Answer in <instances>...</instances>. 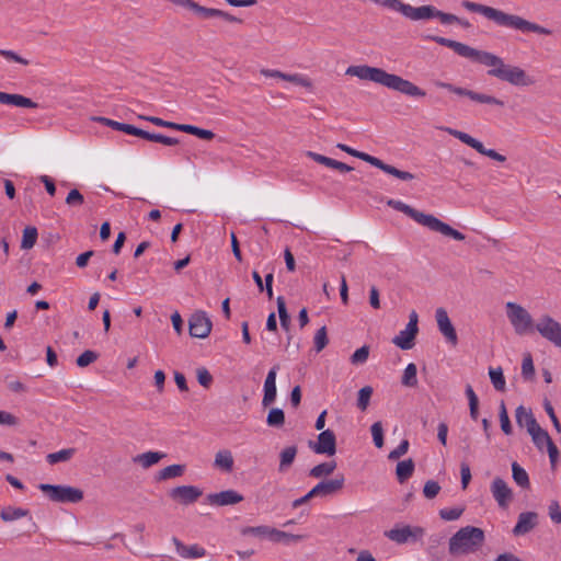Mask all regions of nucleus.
I'll return each instance as SVG.
<instances>
[{
    "mask_svg": "<svg viewBox=\"0 0 561 561\" xmlns=\"http://www.w3.org/2000/svg\"><path fill=\"white\" fill-rule=\"evenodd\" d=\"M165 455L159 451H147L138 455L135 461L139 462L144 468H149L159 462Z\"/></svg>",
    "mask_w": 561,
    "mask_h": 561,
    "instance_id": "4c0bfd02",
    "label": "nucleus"
},
{
    "mask_svg": "<svg viewBox=\"0 0 561 561\" xmlns=\"http://www.w3.org/2000/svg\"><path fill=\"white\" fill-rule=\"evenodd\" d=\"M489 376H490L491 382H492L493 387L495 388V390H497V391L505 390V378L503 375V369L501 367L490 368Z\"/></svg>",
    "mask_w": 561,
    "mask_h": 561,
    "instance_id": "a18cd8bd",
    "label": "nucleus"
},
{
    "mask_svg": "<svg viewBox=\"0 0 561 561\" xmlns=\"http://www.w3.org/2000/svg\"><path fill=\"white\" fill-rule=\"evenodd\" d=\"M515 417L518 426H526L528 433L540 426L537 420L535 419L531 410L526 409L524 405H519L516 408Z\"/></svg>",
    "mask_w": 561,
    "mask_h": 561,
    "instance_id": "393cba45",
    "label": "nucleus"
},
{
    "mask_svg": "<svg viewBox=\"0 0 561 561\" xmlns=\"http://www.w3.org/2000/svg\"><path fill=\"white\" fill-rule=\"evenodd\" d=\"M0 103L13 105V106H18V107H25V108L38 107V104L30 98H26L22 94H15V93L11 94V93L1 92V91H0Z\"/></svg>",
    "mask_w": 561,
    "mask_h": 561,
    "instance_id": "b1692460",
    "label": "nucleus"
},
{
    "mask_svg": "<svg viewBox=\"0 0 561 561\" xmlns=\"http://www.w3.org/2000/svg\"><path fill=\"white\" fill-rule=\"evenodd\" d=\"M440 491V485L438 482L434 480H428L425 482L423 488V494L426 499L432 500L438 495Z\"/></svg>",
    "mask_w": 561,
    "mask_h": 561,
    "instance_id": "13d9d810",
    "label": "nucleus"
},
{
    "mask_svg": "<svg viewBox=\"0 0 561 561\" xmlns=\"http://www.w3.org/2000/svg\"><path fill=\"white\" fill-rule=\"evenodd\" d=\"M266 423L271 427H282L285 424V413L279 408H272L267 414Z\"/></svg>",
    "mask_w": 561,
    "mask_h": 561,
    "instance_id": "ea45409f",
    "label": "nucleus"
},
{
    "mask_svg": "<svg viewBox=\"0 0 561 561\" xmlns=\"http://www.w3.org/2000/svg\"><path fill=\"white\" fill-rule=\"evenodd\" d=\"M83 202L84 197L77 188L71 190L66 197V204L69 206H80Z\"/></svg>",
    "mask_w": 561,
    "mask_h": 561,
    "instance_id": "69168bd1",
    "label": "nucleus"
},
{
    "mask_svg": "<svg viewBox=\"0 0 561 561\" xmlns=\"http://www.w3.org/2000/svg\"><path fill=\"white\" fill-rule=\"evenodd\" d=\"M183 133L194 135L204 140H211L215 138V134L209 129H203L194 125L184 124Z\"/></svg>",
    "mask_w": 561,
    "mask_h": 561,
    "instance_id": "c03bdc74",
    "label": "nucleus"
},
{
    "mask_svg": "<svg viewBox=\"0 0 561 561\" xmlns=\"http://www.w3.org/2000/svg\"><path fill=\"white\" fill-rule=\"evenodd\" d=\"M387 204L391 208L403 213L404 215L409 216L417 224L428 228L432 231L439 232L440 234H443L445 237L453 238L457 241H463L466 239V236L462 232L454 229L451 226L442 221L434 215L424 214V213L411 207L410 205L404 204L401 201L389 199L387 202Z\"/></svg>",
    "mask_w": 561,
    "mask_h": 561,
    "instance_id": "20e7f679",
    "label": "nucleus"
},
{
    "mask_svg": "<svg viewBox=\"0 0 561 561\" xmlns=\"http://www.w3.org/2000/svg\"><path fill=\"white\" fill-rule=\"evenodd\" d=\"M313 344L317 353L321 352L329 344L327 327L323 325L316 332Z\"/></svg>",
    "mask_w": 561,
    "mask_h": 561,
    "instance_id": "8fccbe9b",
    "label": "nucleus"
},
{
    "mask_svg": "<svg viewBox=\"0 0 561 561\" xmlns=\"http://www.w3.org/2000/svg\"><path fill=\"white\" fill-rule=\"evenodd\" d=\"M538 524V514L535 512H524L518 515V520L513 528L515 536H522L531 531Z\"/></svg>",
    "mask_w": 561,
    "mask_h": 561,
    "instance_id": "4be33fe9",
    "label": "nucleus"
},
{
    "mask_svg": "<svg viewBox=\"0 0 561 561\" xmlns=\"http://www.w3.org/2000/svg\"><path fill=\"white\" fill-rule=\"evenodd\" d=\"M463 512L465 507L442 508L439 511V517L447 522L457 520Z\"/></svg>",
    "mask_w": 561,
    "mask_h": 561,
    "instance_id": "603ef678",
    "label": "nucleus"
},
{
    "mask_svg": "<svg viewBox=\"0 0 561 561\" xmlns=\"http://www.w3.org/2000/svg\"><path fill=\"white\" fill-rule=\"evenodd\" d=\"M196 377L199 385L204 388H209L214 380L211 374L205 367L196 369Z\"/></svg>",
    "mask_w": 561,
    "mask_h": 561,
    "instance_id": "bf43d9fd",
    "label": "nucleus"
},
{
    "mask_svg": "<svg viewBox=\"0 0 561 561\" xmlns=\"http://www.w3.org/2000/svg\"><path fill=\"white\" fill-rule=\"evenodd\" d=\"M435 318L439 332L445 336L448 343L456 346L458 343V336L447 311L444 308L436 309Z\"/></svg>",
    "mask_w": 561,
    "mask_h": 561,
    "instance_id": "f3484780",
    "label": "nucleus"
},
{
    "mask_svg": "<svg viewBox=\"0 0 561 561\" xmlns=\"http://www.w3.org/2000/svg\"><path fill=\"white\" fill-rule=\"evenodd\" d=\"M499 417L501 423V430L505 435H511L513 433V427L506 411V407L504 401H501L499 407Z\"/></svg>",
    "mask_w": 561,
    "mask_h": 561,
    "instance_id": "49530a36",
    "label": "nucleus"
},
{
    "mask_svg": "<svg viewBox=\"0 0 561 561\" xmlns=\"http://www.w3.org/2000/svg\"><path fill=\"white\" fill-rule=\"evenodd\" d=\"M207 502L214 506L236 505L243 501V495L234 490H225L218 493L207 495Z\"/></svg>",
    "mask_w": 561,
    "mask_h": 561,
    "instance_id": "aec40b11",
    "label": "nucleus"
},
{
    "mask_svg": "<svg viewBox=\"0 0 561 561\" xmlns=\"http://www.w3.org/2000/svg\"><path fill=\"white\" fill-rule=\"evenodd\" d=\"M373 391L374 390L370 386H365L362 389H359L357 398V408L360 411H366V409L368 408Z\"/></svg>",
    "mask_w": 561,
    "mask_h": 561,
    "instance_id": "de8ad7c7",
    "label": "nucleus"
},
{
    "mask_svg": "<svg viewBox=\"0 0 561 561\" xmlns=\"http://www.w3.org/2000/svg\"><path fill=\"white\" fill-rule=\"evenodd\" d=\"M202 494L203 491L195 485H180L169 491L170 499L182 505L195 503Z\"/></svg>",
    "mask_w": 561,
    "mask_h": 561,
    "instance_id": "dca6fc26",
    "label": "nucleus"
},
{
    "mask_svg": "<svg viewBox=\"0 0 561 561\" xmlns=\"http://www.w3.org/2000/svg\"><path fill=\"white\" fill-rule=\"evenodd\" d=\"M193 12L202 18L209 19L217 18L218 9L206 8L196 2Z\"/></svg>",
    "mask_w": 561,
    "mask_h": 561,
    "instance_id": "e2e57ef3",
    "label": "nucleus"
},
{
    "mask_svg": "<svg viewBox=\"0 0 561 561\" xmlns=\"http://www.w3.org/2000/svg\"><path fill=\"white\" fill-rule=\"evenodd\" d=\"M185 471V465H171L159 471L157 479L159 481L169 480L183 476Z\"/></svg>",
    "mask_w": 561,
    "mask_h": 561,
    "instance_id": "c9c22d12",
    "label": "nucleus"
},
{
    "mask_svg": "<svg viewBox=\"0 0 561 561\" xmlns=\"http://www.w3.org/2000/svg\"><path fill=\"white\" fill-rule=\"evenodd\" d=\"M536 332L545 340L561 348V323L549 314H542L536 322Z\"/></svg>",
    "mask_w": 561,
    "mask_h": 561,
    "instance_id": "9d476101",
    "label": "nucleus"
},
{
    "mask_svg": "<svg viewBox=\"0 0 561 561\" xmlns=\"http://www.w3.org/2000/svg\"><path fill=\"white\" fill-rule=\"evenodd\" d=\"M123 133L125 134H128V135H133V136H136V137H139V138H142V139H146V140H149L150 138V134L149 131L147 130H144L141 128H138L134 125H130V124H126L125 125V129L123 130Z\"/></svg>",
    "mask_w": 561,
    "mask_h": 561,
    "instance_id": "338daca9",
    "label": "nucleus"
},
{
    "mask_svg": "<svg viewBox=\"0 0 561 561\" xmlns=\"http://www.w3.org/2000/svg\"><path fill=\"white\" fill-rule=\"evenodd\" d=\"M276 301L280 327L288 331L290 327V317L287 312L285 298L283 296H278Z\"/></svg>",
    "mask_w": 561,
    "mask_h": 561,
    "instance_id": "37998d69",
    "label": "nucleus"
},
{
    "mask_svg": "<svg viewBox=\"0 0 561 561\" xmlns=\"http://www.w3.org/2000/svg\"><path fill=\"white\" fill-rule=\"evenodd\" d=\"M416 374H417L416 365L413 363L408 364V366L405 367V369L403 371V376L401 379L402 385L405 387H411V388L415 387L417 385Z\"/></svg>",
    "mask_w": 561,
    "mask_h": 561,
    "instance_id": "a19ab883",
    "label": "nucleus"
},
{
    "mask_svg": "<svg viewBox=\"0 0 561 561\" xmlns=\"http://www.w3.org/2000/svg\"><path fill=\"white\" fill-rule=\"evenodd\" d=\"M375 2L393 11L400 12L403 15L405 14L408 7V4L403 3L401 0H375Z\"/></svg>",
    "mask_w": 561,
    "mask_h": 561,
    "instance_id": "5fc2aeb1",
    "label": "nucleus"
},
{
    "mask_svg": "<svg viewBox=\"0 0 561 561\" xmlns=\"http://www.w3.org/2000/svg\"><path fill=\"white\" fill-rule=\"evenodd\" d=\"M435 43L451 48L457 55L490 67L488 75L515 87H529L535 83L524 69L505 64L504 60L485 50L476 49L467 44L442 36H428Z\"/></svg>",
    "mask_w": 561,
    "mask_h": 561,
    "instance_id": "f257e3e1",
    "label": "nucleus"
},
{
    "mask_svg": "<svg viewBox=\"0 0 561 561\" xmlns=\"http://www.w3.org/2000/svg\"><path fill=\"white\" fill-rule=\"evenodd\" d=\"M506 316L517 335H526L536 331L531 314L516 302H506Z\"/></svg>",
    "mask_w": 561,
    "mask_h": 561,
    "instance_id": "423d86ee",
    "label": "nucleus"
},
{
    "mask_svg": "<svg viewBox=\"0 0 561 561\" xmlns=\"http://www.w3.org/2000/svg\"><path fill=\"white\" fill-rule=\"evenodd\" d=\"M28 514H30L28 510H25V508H22V507L8 506V507H4L0 512V518L3 522H12V520L25 517Z\"/></svg>",
    "mask_w": 561,
    "mask_h": 561,
    "instance_id": "72a5a7b5",
    "label": "nucleus"
},
{
    "mask_svg": "<svg viewBox=\"0 0 561 561\" xmlns=\"http://www.w3.org/2000/svg\"><path fill=\"white\" fill-rule=\"evenodd\" d=\"M419 316L415 310L409 314V322L404 330L393 337L392 343L401 350L408 351L414 346V340L419 333Z\"/></svg>",
    "mask_w": 561,
    "mask_h": 561,
    "instance_id": "f8f14e48",
    "label": "nucleus"
},
{
    "mask_svg": "<svg viewBox=\"0 0 561 561\" xmlns=\"http://www.w3.org/2000/svg\"><path fill=\"white\" fill-rule=\"evenodd\" d=\"M513 480L523 489H529L530 482L528 473L516 461L512 463Z\"/></svg>",
    "mask_w": 561,
    "mask_h": 561,
    "instance_id": "473e14b6",
    "label": "nucleus"
},
{
    "mask_svg": "<svg viewBox=\"0 0 561 561\" xmlns=\"http://www.w3.org/2000/svg\"><path fill=\"white\" fill-rule=\"evenodd\" d=\"M370 431L375 446L377 448H381L383 446V430L381 422H375L371 425Z\"/></svg>",
    "mask_w": 561,
    "mask_h": 561,
    "instance_id": "4d7b16f0",
    "label": "nucleus"
},
{
    "mask_svg": "<svg viewBox=\"0 0 561 561\" xmlns=\"http://www.w3.org/2000/svg\"><path fill=\"white\" fill-rule=\"evenodd\" d=\"M415 469V463L413 459L409 458L405 460H402L398 462L396 468V476L400 483H404L407 480H409Z\"/></svg>",
    "mask_w": 561,
    "mask_h": 561,
    "instance_id": "c85d7f7f",
    "label": "nucleus"
},
{
    "mask_svg": "<svg viewBox=\"0 0 561 561\" xmlns=\"http://www.w3.org/2000/svg\"><path fill=\"white\" fill-rule=\"evenodd\" d=\"M336 469V462L334 460L327 461L314 466L309 471V476L312 478H322L330 476Z\"/></svg>",
    "mask_w": 561,
    "mask_h": 561,
    "instance_id": "f704fd0d",
    "label": "nucleus"
},
{
    "mask_svg": "<svg viewBox=\"0 0 561 561\" xmlns=\"http://www.w3.org/2000/svg\"><path fill=\"white\" fill-rule=\"evenodd\" d=\"M38 489L56 503H79L83 500V491L70 485L41 483Z\"/></svg>",
    "mask_w": 561,
    "mask_h": 561,
    "instance_id": "0eeeda50",
    "label": "nucleus"
},
{
    "mask_svg": "<svg viewBox=\"0 0 561 561\" xmlns=\"http://www.w3.org/2000/svg\"><path fill=\"white\" fill-rule=\"evenodd\" d=\"M344 476L337 474L334 479L320 481L311 490L313 492L314 497H324L341 491L344 486Z\"/></svg>",
    "mask_w": 561,
    "mask_h": 561,
    "instance_id": "6ab92c4d",
    "label": "nucleus"
},
{
    "mask_svg": "<svg viewBox=\"0 0 561 561\" xmlns=\"http://www.w3.org/2000/svg\"><path fill=\"white\" fill-rule=\"evenodd\" d=\"M445 130L449 135H451L453 137L457 138L461 142H463L467 146H469L472 149H474L480 154L489 157L490 159L495 160L497 162H505L506 161V157L505 156L499 153L494 149L485 148L484 145L480 140L473 138L469 134H467L465 131H461V130H458V129H453V128H446Z\"/></svg>",
    "mask_w": 561,
    "mask_h": 561,
    "instance_id": "9b49d317",
    "label": "nucleus"
},
{
    "mask_svg": "<svg viewBox=\"0 0 561 561\" xmlns=\"http://www.w3.org/2000/svg\"><path fill=\"white\" fill-rule=\"evenodd\" d=\"M273 529H274V527L265 526V525L247 526V527H243L240 530V533L242 536H254V537H257L261 539L267 538L270 540L271 535H273Z\"/></svg>",
    "mask_w": 561,
    "mask_h": 561,
    "instance_id": "c756f323",
    "label": "nucleus"
},
{
    "mask_svg": "<svg viewBox=\"0 0 561 561\" xmlns=\"http://www.w3.org/2000/svg\"><path fill=\"white\" fill-rule=\"evenodd\" d=\"M309 447L321 455L333 456L336 453V437L333 431L324 430L318 435L317 442H309Z\"/></svg>",
    "mask_w": 561,
    "mask_h": 561,
    "instance_id": "2eb2a0df",
    "label": "nucleus"
},
{
    "mask_svg": "<svg viewBox=\"0 0 561 561\" xmlns=\"http://www.w3.org/2000/svg\"><path fill=\"white\" fill-rule=\"evenodd\" d=\"M297 447L296 446H288V447H285L280 454H279V467H278V470L280 472L285 471L286 469H288L295 458H296V455H297Z\"/></svg>",
    "mask_w": 561,
    "mask_h": 561,
    "instance_id": "7c9ffc66",
    "label": "nucleus"
},
{
    "mask_svg": "<svg viewBox=\"0 0 561 561\" xmlns=\"http://www.w3.org/2000/svg\"><path fill=\"white\" fill-rule=\"evenodd\" d=\"M383 535L398 545L415 543L422 540L425 529L421 526L397 524L392 529L386 530Z\"/></svg>",
    "mask_w": 561,
    "mask_h": 561,
    "instance_id": "6e6552de",
    "label": "nucleus"
},
{
    "mask_svg": "<svg viewBox=\"0 0 561 561\" xmlns=\"http://www.w3.org/2000/svg\"><path fill=\"white\" fill-rule=\"evenodd\" d=\"M543 408H545V411L547 412V414L549 415V417H550V420H551L556 431L558 433H561V424H560L559 419L557 417V415L554 413V409H553L551 402L548 399H545Z\"/></svg>",
    "mask_w": 561,
    "mask_h": 561,
    "instance_id": "680f3d73",
    "label": "nucleus"
},
{
    "mask_svg": "<svg viewBox=\"0 0 561 561\" xmlns=\"http://www.w3.org/2000/svg\"><path fill=\"white\" fill-rule=\"evenodd\" d=\"M549 516L556 524H561V507L557 501H552L549 505Z\"/></svg>",
    "mask_w": 561,
    "mask_h": 561,
    "instance_id": "774afa93",
    "label": "nucleus"
},
{
    "mask_svg": "<svg viewBox=\"0 0 561 561\" xmlns=\"http://www.w3.org/2000/svg\"><path fill=\"white\" fill-rule=\"evenodd\" d=\"M483 541L484 531L481 528L462 527L449 539V553L456 556L473 552Z\"/></svg>",
    "mask_w": 561,
    "mask_h": 561,
    "instance_id": "39448f33",
    "label": "nucleus"
},
{
    "mask_svg": "<svg viewBox=\"0 0 561 561\" xmlns=\"http://www.w3.org/2000/svg\"><path fill=\"white\" fill-rule=\"evenodd\" d=\"M369 356V346L363 345L362 347L357 348L353 355L351 356V363L353 365H359L367 362Z\"/></svg>",
    "mask_w": 561,
    "mask_h": 561,
    "instance_id": "6e6d98bb",
    "label": "nucleus"
},
{
    "mask_svg": "<svg viewBox=\"0 0 561 561\" xmlns=\"http://www.w3.org/2000/svg\"><path fill=\"white\" fill-rule=\"evenodd\" d=\"M279 369V365H274L270 371L267 373V376L264 381V396L262 399L263 407H270L274 403L277 394L276 389V375Z\"/></svg>",
    "mask_w": 561,
    "mask_h": 561,
    "instance_id": "412c9836",
    "label": "nucleus"
},
{
    "mask_svg": "<svg viewBox=\"0 0 561 561\" xmlns=\"http://www.w3.org/2000/svg\"><path fill=\"white\" fill-rule=\"evenodd\" d=\"M522 376L525 380H531L535 376V366L530 354L525 355L523 358Z\"/></svg>",
    "mask_w": 561,
    "mask_h": 561,
    "instance_id": "3c124183",
    "label": "nucleus"
},
{
    "mask_svg": "<svg viewBox=\"0 0 561 561\" xmlns=\"http://www.w3.org/2000/svg\"><path fill=\"white\" fill-rule=\"evenodd\" d=\"M234 460L232 453L229 449L219 450L215 455L214 467L225 472H231L233 469Z\"/></svg>",
    "mask_w": 561,
    "mask_h": 561,
    "instance_id": "bb28decb",
    "label": "nucleus"
},
{
    "mask_svg": "<svg viewBox=\"0 0 561 561\" xmlns=\"http://www.w3.org/2000/svg\"><path fill=\"white\" fill-rule=\"evenodd\" d=\"M434 5L426 4L414 8L408 4L404 16L413 21L434 19Z\"/></svg>",
    "mask_w": 561,
    "mask_h": 561,
    "instance_id": "a878e982",
    "label": "nucleus"
},
{
    "mask_svg": "<svg viewBox=\"0 0 561 561\" xmlns=\"http://www.w3.org/2000/svg\"><path fill=\"white\" fill-rule=\"evenodd\" d=\"M461 5L470 12L480 13L486 19L493 21L499 26L517 30L523 33H537L540 35H551L552 31L537 23L525 20L524 18L510 14L502 10L484 5L481 3L463 0Z\"/></svg>",
    "mask_w": 561,
    "mask_h": 561,
    "instance_id": "7ed1b4c3",
    "label": "nucleus"
},
{
    "mask_svg": "<svg viewBox=\"0 0 561 561\" xmlns=\"http://www.w3.org/2000/svg\"><path fill=\"white\" fill-rule=\"evenodd\" d=\"M213 323L205 311H195L188 319V333L192 337L205 339L211 332Z\"/></svg>",
    "mask_w": 561,
    "mask_h": 561,
    "instance_id": "ddd939ff",
    "label": "nucleus"
},
{
    "mask_svg": "<svg viewBox=\"0 0 561 561\" xmlns=\"http://www.w3.org/2000/svg\"><path fill=\"white\" fill-rule=\"evenodd\" d=\"M284 81L291 82L308 90H312L313 88L312 81L308 77L299 73H286Z\"/></svg>",
    "mask_w": 561,
    "mask_h": 561,
    "instance_id": "09e8293b",
    "label": "nucleus"
},
{
    "mask_svg": "<svg viewBox=\"0 0 561 561\" xmlns=\"http://www.w3.org/2000/svg\"><path fill=\"white\" fill-rule=\"evenodd\" d=\"M409 446H410L409 440L403 439V440L399 444V446H398L397 448H394L393 450H391V451L389 453L388 458H389L390 460H397V459H399L400 457H402L403 455H405V454L408 453V450H409Z\"/></svg>",
    "mask_w": 561,
    "mask_h": 561,
    "instance_id": "0e129e2a",
    "label": "nucleus"
},
{
    "mask_svg": "<svg viewBox=\"0 0 561 561\" xmlns=\"http://www.w3.org/2000/svg\"><path fill=\"white\" fill-rule=\"evenodd\" d=\"M76 454V448H65L56 453L48 454L46 460L49 465L69 461Z\"/></svg>",
    "mask_w": 561,
    "mask_h": 561,
    "instance_id": "e433bc0d",
    "label": "nucleus"
},
{
    "mask_svg": "<svg viewBox=\"0 0 561 561\" xmlns=\"http://www.w3.org/2000/svg\"><path fill=\"white\" fill-rule=\"evenodd\" d=\"M38 232L36 227L28 226L23 230L21 249L30 250L32 249L37 241Z\"/></svg>",
    "mask_w": 561,
    "mask_h": 561,
    "instance_id": "58836bf2",
    "label": "nucleus"
},
{
    "mask_svg": "<svg viewBox=\"0 0 561 561\" xmlns=\"http://www.w3.org/2000/svg\"><path fill=\"white\" fill-rule=\"evenodd\" d=\"M345 73L357 77L360 80L371 81L381 84L390 90L400 92L411 98H424L426 92L413 82L394 73H389L382 68L368 65L350 66Z\"/></svg>",
    "mask_w": 561,
    "mask_h": 561,
    "instance_id": "f03ea898",
    "label": "nucleus"
},
{
    "mask_svg": "<svg viewBox=\"0 0 561 561\" xmlns=\"http://www.w3.org/2000/svg\"><path fill=\"white\" fill-rule=\"evenodd\" d=\"M172 542L175 546L178 553L182 558L194 559L201 558L206 554V549L199 545L185 546L179 538L172 537Z\"/></svg>",
    "mask_w": 561,
    "mask_h": 561,
    "instance_id": "5701e85b",
    "label": "nucleus"
},
{
    "mask_svg": "<svg viewBox=\"0 0 561 561\" xmlns=\"http://www.w3.org/2000/svg\"><path fill=\"white\" fill-rule=\"evenodd\" d=\"M491 493L499 506L506 508L513 500V492L507 483L500 477H496L491 484Z\"/></svg>",
    "mask_w": 561,
    "mask_h": 561,
    "instance_id": "a211bd4d",
    "label": "nucleus"
},
{
    "mask_svg": "<svg viewBox=\"0 0 561 561\" xmlns=\"http://www.w3.org/2000/svg\"><path fill=\"white\" fill-rule=\"evenodd\" d=\"M99 358V354L94 351L87 350L81 355H79L76 359V364L79 367H87L90 364L94 363Z\"/></svg>",
    "mask_w": 561,
    "mask_h": 561,
    "instance_id": "864d4df0",
    "label": "nucleus"
},
{
    "mask_svg": "<svg viewBox=\"0 0 561 561\" xmlns=\"http://www.w3.org/2000/svg\"><path fill=\"white\" fill-rule=\"evenodd\" d=\"M307 536L306 535H294V534H289V533H286V531H283V530H278L276 528L273 529V535H271V541L272 542H275V543H284V545H291V543H296V542H299V541H302L304 539H306Z\"/></svg>",
    "mask_w": 561,
    "mask_h": 561,
    "instance_id": "cd10ccee",
    "label": "nucleus"
},
{
    "mask_svg": "<svg viewBox=\"0 0 561 561\" xmlns=\"http://www.w3.org/2000/svg\"><path fill=\"white\" fill-rule=\"evenodd\" d=\"M149 141L159 142L164 146H176L179 144V139H176V138L169 137V136H165L162 134H154V133L150 134Z\"/></svg>",
    "mask_w": 561,
    "mask_h": 561,
    "instance_id": "052dcab7",
    "label": "nucleus"
},
{
    "mask_svg": "<svg viewBox=\"0 0 561 561\" xmlns=\"http://www.w3.org/2000/svg\"><path fill=\"white\" fill-rule=\"evenodd\" d=\"M356 158H358V159H360V160H363V161H365V162L380 169L381 171H383L392 176H396L400 180L411 181L415 178L414 174H412L408 171H401V170L397 169L396 167L387 164L382 160H380L374 156H370L366 152L358 151Z\"/></svg>",
    "mask_w": 561,
    "mask_h": 561,
    "instance_id": "4468645a",
    "label": "nucleus"
},
{
    "mask_svg": "<svg viewBox=\"0 0 561 561\" xmlns=\"http://www.w3.org/2000/svg\"><path fill=\"white\" fill-rule=\"evenodd\" d=\"M531 436L534 445L538 448L539 451H542L546 446L549 445V442H552L548 432L540 426L528 433Z\"/></svg>",
    "mask_w": 561,
    "mask_h": 561,
    "instance_id": "2f4dec72",
    "label": "nucleus"
},
{
    "mask_svg": "<svg viewBox=\"0 0 561 561\" xmlns=\"http://www.w3.org/2000/svg\"><path fill=\"white\" fill-rule=\"evenodd\" d=\"M138 118L150 122L160 127H165V128L180 130V131H183V127H184V124H178V123L164 121V119L156 117V116L138 115Z\"/></svg>",
    "mask_w": 561,
    "mask_h": 561,
    "instance_id": "79ce46f5",
    "label": "nucleus"
},
{
    "mask_svg": "<svg viewBox=\"0 0 561 561\" xmlns=\"http://www.w3.org/2000/svg\"><path fill=\"white\" fill-rule=\"evenodd\" d=\"M435 84H436V87L446 89L449 92L455 93L457 95L467 96L471 101L477 102V103L495 105V106H500V107H503L505 105L504 101H502L493 95L476 92L473 90H469V89L461 88V87H456L451 83L443 82V81H437Z\"/></svg>",
    "mask_w": 561,
    "mask_h": 561,
    "instance_id": "1a4fd4ad",
    "label": "nucleus"
}]
</instances>
